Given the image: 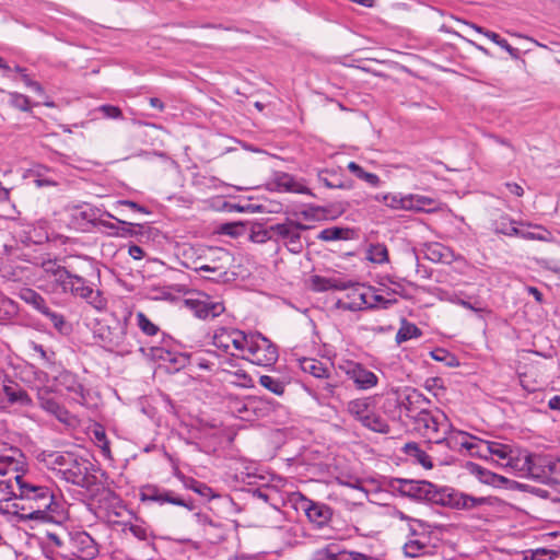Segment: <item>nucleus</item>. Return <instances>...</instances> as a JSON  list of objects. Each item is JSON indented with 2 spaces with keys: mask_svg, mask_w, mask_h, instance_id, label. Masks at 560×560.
Instances as JSON below:
<instances>
[{
  "mask_svg": "<svg viewBox=\"0 0 560 560\" xmlns=\"http://www.w3.org/2000/svg\"><path fill=\"white\" fill-rule=\"evenodd\" d=\"M95 444L101 448L106 458H112L109 441L107 440L105 430L102 425L96 424L92 431Z\"/></svg>",
  "mask_w": 560,
  "mask_h": 560,
  "instance_id": "obj_46",
  "label": "nucleus"
},
{
  "mask_svg": "<svg viewBox=\"0 0 560 560\" xmlns=\"http://www.w3.org/2000/svg\"><path fill=\"white\" fill-rule=\"evenodd\" d=\"M2 392L11 405L31 406L32 399L16 382L5 375L4 380L0 383Z\"/></svg>",
  "mask_w": 560,
  "mask_h": 560,
  "instance_id": "obj_24",
  "label": "nucleus"
},
{
  "mask_svg": "<svg viewBox=\"0 0 560 560\" xmlns=\"http://www.w3.org/2000/svg\"><path fill=\"white\" fill-rule=\"evenodd\" d=\"M243 359L261 365L271 366L278 360L277 347L260 334L249 336Z\"/></svg>",
  "mask_w": 560,
  "mask_h": 560,
  "instance_id": "obj_7",
  "label": "nucleus"
},
{
  "mask_svg": "<svg viewBox=\"0 0 560 560\" xmlns=\"http://www.w3.org/2000/svg\"><path fill=\"white\" fill-rule=\"evenodd\" d=\"M439 210L440 203L435 199L422 195H408L407 211L436 212Z\"/></svg>",
  "mask_w": 560,
  "mask_h": 560,
  "instance_id": "obj_28",
  "label": "nucleus"
},
{
  "mask_svg": "<svg viewBox=\"0 0 560 560\" xmlns=\"http://www.w3.org/2000/svg\"><path fill=\"white\" fill-rule=\"evenodd\" d=\"M376 200H382L387 207L392 209L407 211L408 195L386 194L383 195L382 198L377 196Z\"/></svg>",
  "mask_w": 560,
  "mask_h": 560,
  "instance_id": "obj_45",
  "label": "nucleus"
},
{
  "mask_svg": "<svg viewBox=\"0 0 560 560\" xmlns=\"http://www.w3.org/2000/svg\"><path fill=\"white\" fill-rule=\"evenodd\" d=\"M104 476L105 474L88 458L75 454L60 478L90 492H97L103 487L101 478Z\"/></svg>",
  "mask_w": 560,
  "mask_h": 560,
  "instance_id": "obj_4",
  "label": "nucleus"
},
{
  "mask_svg": "<svg viewBox=\"0 0 560 560\" xmlns=\"http://www.w3.org/2000/svg\"><path fill=\"white\" fill-rule=\"evenodd\" d=\"M339 369L353 381L357 388L366 390L377 385L378 377L372 371L365 369L361 363L345 361Z\"/></svg>",
  "mask_w": 560,
  "mask_h": 560,
  "instance_id": "obj_16",
  "label": "nucleus"
},
{
  "mask_svg": "<svg viewBox=\"0 0 560 560\" xmlns=\"http://www.w3.org/2000/svg\"><path fill=\"white\" fill-rule=\"evenodd\" d=\"M122 532L125 534L130 533L133 537L143 541L149 540L150 537L148 528L139 524L125 523L122 526Z\"/></svg>",
  "mask_w": 560,
  "mask_h": 560,
  "instance_id": "obj_51",
  "label": "nucleus"
},
{
  "mask_svg": "<svg viewBox=\"0 0 560 560\" xmlns=\"http://www.w3.org/2000/svg\"><path fill=\"white\" fill-rule=\"evenodd\" d=\"M425 388L429 392H432L435 396L439 395V390H443L444 387L442 385V380L439 377L428 378L425 381Z\"/></svg>",
  "mask_w": 560,
  "mask_h": 560,
  "instance_id": "obj_64",
  "label": "nucleus"
},
{
  "mask_svg": "<svg viewBox=\"0 0 560 560\" xmlns=\"http://www.w3.org/2000/svg\"><path fill=\"white\" fill-rule=\"evenodd\" d=\"M301 509L305 512L310 522L314 523L318 527L326 525L331 517V511L327 505L314 502L306 498L302 499Z\"/></svg>",
  "mask_w": 560,
  "mask_h": 560,
  "instance_id": "obj_23",
  "label": "nucleus"
},
{
  "mask_svg": "<svg viewBox=\"0 0 560 560\" xmlns=\"http://www.w3.org/2000/svg\"><path fill=\"white\" fill-rule=\"evenodd\" d=\"M68 538V551L82 559L91 560L98 555L96 541L86 532H73L66 534Z\"/></svg>",
  "mask_w": 560,
  "mask_h": 560,
  "instance_id": "obj_14",
  "label": "nucleus"
},
{
  "mask_svg": "<svg viewBox=\"0 0 560 560\" xmlns=\"http://www.w3.org/2000/svg\"><path fill=\"white\" fill-rule=\"evenodd\" d=\"M478 440L466 432L452 430L451 427L445 438L441 439V444L445 443L453 451L466 448L471 456H476L474 453L477 451Z\"/></svg>",
  "mask_w": 560,
  "mask_h": 560,
  "instance_id": "obj_21",
  "label": "nucleus"
},
{
  "mask_svg": "<svg viewBox=\"0 0 560 560\" xmlns=\"http://www.w3.org/2000/svg\"><path fill=\"white\" fill-rule=\"evenodd\" d=\"M19 313L18 304L8 298L0 299V324L11 322Z\"/></svg>",
  "mask_w": 560,
  "mask_h": 560,
  "instance_id": "obj_41",
  "label": "nucleus"
},
{
  "mask_svg": "<svg viewBox=\"0 0 560 560\" xmlns=\"http://www.w3.org/2000/svg\"><path fill=\"white\" fill-rule=\"evenodd\" d=\"M232 254L222 247H199L197 256L192 259L188 268L196 272H210L212 276L208 279L218 280L228 275V270L232 266Z\"/></svg>",
  "mask_w": 560,
  "mask_h": 560,
  "instance_id": "obj_3",
  "label": "nucleus"
},
{
  "mask_svg": "<svg viewBox=\"0 0 560 560\" xmlns=\"http://www.w3.org/2000/svg\"><path fill=\"white\" fill-rule=\"evenodd\" d=\"M127 322L128 317H125L122 322L117 320L114 326L101 329L98 337L107 350L121 355L131 352L130 345L127 342Z\"/></svg>",
  "mask_w": 560,
  "mask_h": 560,
  "instance_id": "obj_11",
  "label": "nucleus"
},
{
  "mask_svg": "<svg viewBox=\"0 0 560 560\" xmlns=\"http://www.w3.org/2000/svg\"><path fill=\"white\" fill-rule=\"evenodd\" d=\"M96 110L102 113L103 117L108 118V119H121L122 118L121 109L114 105H109V104L101 105Z\"/></svg>",
  "mask_w": 560,
  "mask_h": 560,
  "instance_id": "obj_58",
  "label": "nucleus"
},
{
  "mask_svg": "<svg viewBox=\"0 0 560 560\" xmlns=\"http://www.w3.org/2000/svg\"><path fill=\"white\" fill-rule=\"evenodd\" d=\"M347 411L355 420L362 422L373 411L370 398H357L347 405Z\"/></svg>",
  "mask_w": 560,
  "mask_h": 560,
  "instance_id": "obj_31",
  "label": "nucleus"
},
{
  "mask_svg": "<svg viewBox=\"0 0 560 560\" xmlns=\"http://www.w3.org/2000/svg\"><path fill=\"white\" fill-rule=\"evenodd\" d=\"M530 560H560V549H537L532 552Z\"/></svg>",
  "mask_w": 560,
  "mask_h": 560,
  "instance_id": "obj_54",
  "label": "nucleus"
},
{
  "mask_svg": "<svg viewBox=\"0 0 560 560\" xmlns=\"http://www.w3.org/2000/svg\"><path fill=\"white\" fill-rule=\"evenodd\" d=\"M97 217H100V209L89 205L75 206L71 212L72 221L79 225H83L84 223L96 225Z\"/></svg>",
  "mask_w": 560,
  "mask_h": 560,
  "instance_id": "obj_30",
  "label": "nucleus"
},
{
  "mask_svg": "<svg viewBox=\"0 0 560 560\" xmlns=\"http://www.w3.org/2000/svg\"><path fill=\"white\" fill-rule=\"evenodd\" d=\"M74 456L75 454L71 452H50L45 454L44 462L51 470L56 471L58 477H61L63 469L71 464Z\"/></svg>",
  "mask_w": 560,
  "mask_h": 560,
  "instance_id": "obj_27",
  "label": "nucleus"
},
{
  "mask_svg": "<svg viewBox=\"0 0 560 560\" xmlns=\"http://www.w3.org/2000/svg\"><path fill=\"white\" fill-rule=\"evenodd\" d=\"M43 315L50 320L51 325L60 334L67 335L71 331V325L66 320L65 316L60 313L51 311L49 306L45 310Z\"/></svg>",
  "mask_w": 560,
  "mask_h": 560,
  "instance_id": "obj_42",
  "label": "nucleus"
},
{
  "mask_svg": "<svg viewBox=\"0 0 560 560\" xmlns=\"http://www.w3.org/2000/svg\"><path fill=\"white\" fill-rule=\"evenodd\" d=\"M249 238L254 243L262 244L267 241L273 240L275 237L269 226L268 229H259L257 231H252Z\"/></svg>",
  "mask_w": 560,
  "mask_h": 560,
  "instance_id": "obj_59",
  "label": "nucleus"
},
{
  "mask_svg": "<svg viewBox=\"0 0 560 560\" xmlns=\"http://www.w3.org/2000/svg\"><path fill=\"white\" fill-rule=\"evenodd\" d=\"M308 226L293 220L270 225L276 242H281L290 253L300 254L303 250L301 232Z\"/></svg>",
  "mask_w": 560,
  "mask_h": 560,
  "instance_id": "obj_8",
  "label": "nucleus"
},
{
  "mask_svg": "<svg viewBox=\"0 0 560 560\" xmlns=\"http://www.w3.org/2000/svg\"><path fill=\"white\" fill-rule=\"evenodd\" d=\"M404 451L407 455L415 457L417 462L424 468L431 469L433 467L430 456L424 451H422L417 443H407L404 446Z\"/></svg>",
  "mask_w": 560,
  "mask_h": 560,
  "instance_id": "obj_39",
  "label": "nucleus"
},
{
  "mask_svg": "<svg viewBox=\"0 0 560 560\" xmlns=\"http://www.w3.org/2000/svg\"><path fill=\"white\" fill-rule=\"evenodd\" d=\"M300 369L310 376L313 377V381L322 376H327V373L332 370V365H328L327 363L314 359V358H302L298 360Z\"/></svg>",
  "mask_w": 560,
  "mask_h": 560,
  "instance_id": "obj_26",
  "label": "nucleus"
},
{
  "mask_svg": "<svg viewBox=\"0 0 560 560\" xmlns=\"http://www.w3.org/2000/svg\"><path fill=\"white\" fill-rule=\"evenodd\" d=\"M68 534L67 532H62L61 534L54 533V532H47V539L48 541L57 547V548H63L68 551V538L66 536Z\"/></svg>",
  "mask_w": 560,
  "mask_h": 560,
  "instance_id": "obj_56",
  "label": "nucleus"
},
{
  "mask_svg": "<svg viewBox=\"0 0 560 560\" xmlns=\"http://www.w3.org/2000/svg\"><path fill=\"white\" fill-rule=\"evenodd\" d=\"M383 301L381 295L373 292L371 288L355 287L346 296L337 301L336 306L343 311H361L363 308L374 307Z\"/></svg>",
  "mask_w": 560,
  "mask_h": 560,
  "instance_id": "obj_13",
  "label": "nucleus"
},
{
  "mask_svg": "<svg viewBox=\"0 0 560 560\" xmlns=\"http://www.w3.org/2000/svg\"><path fill=\"white\" fill-rule=\"evenodd\" d=\"M456 304L460 305L464 308L470 310L475 313L488 312L487 307L482 306L481 303L479 302L470 303L469 301L457 299Z\"/></svg>",
  "mask_w": 560,
  "mask_h": 560,
  "instance_id": "obj_61",
  "label": "nucleus"
},
{
  "mask_svg": "<svg viewBox=\"0 0 560 560\" xmlns=\"http://www.w3.org/2000/svg\"><path fill=\"white\" fill-rule=\"evenodd\" d=\"M350 234L349 229H343L339 226H331L324 229L317 235V238L324 242H331L337 240H348Z\"/></svg>",
  "mask_w": 560,
  "mask_h": 560,
  "instance_id": "obj_44",
  "label": "nucleus"
},
{
  "mask_svg": "<svg viewBox=\"0 0 560 560\" xmlns=\"http://www.w3.org/2000/svg\"><path fill=\"white\" fill-rule=\"evenodd\" d=\"M43 270L52 281L61 287L65 283V280L69 278V271L57 261L47 260L43 262Z\"/></svg>",
  "mask_w": 560,
  "mask_h": 560,
  "instance_id": "obj_34",
  "label": "nucleus"
},
{
  "mask_svg": "<svg viewBox=\"0 0 560 560\" xmlns=\"http://www.w3.org/2000/svg\"><path fill=\"white\" fill-rule=\"evenodd\" d=\"M18 296L40 314H43L48 307L45 299L31 288H22L19 291Z\"/></svg>",
  "mask_w": 560,
  "mask_h": 560,
  "instance_id": "obj_32",
  "label": "nucleus"
},
{
  "mask_svg": "<svg viewBox=\"0 0 560 560\" xmlns=\"http://www.w3.org/2000/svg\"><path fill=\"white\" fill-rule=\"evenodd\" d=\"M423 538L413 537L410 538L404 546L405 555L411 558L419 557L427 552L429 546Z\"/></svg>",
  "mask_w": 560,
  "mask_h": 560,
  "instance_id": "obj_43",
  "label": "nucleus"
},
{
  "mask_svg": "<svg viewBox=\"0 0 560 560\" xmlns=\"http://www.w3.org/2000/svg\"><path fill=\"white\" fill-rule=\"evenodd\" d=\"M398 405L405 410L406 417L412 421L420 412L428 409L430 400L418 389L407 388Z\"/></svg>",
  "mask_w": 560,
  "mask_h": 560,
  "instance_id": "obj_20",
  "label": "nucleus"
},
{
  "mask_svg": "<svg viewBox=\"0 0 560 560\" xmlns=\"http://www.w3.org/2000/svg\"><path fill=\"white\" fill-rule=\"evenodd\" d=\"M339 388L340 380L332 369L327 376H322L307 385L305 390L318 404L328 405L330 399H340Z\"/></svg>",
  "mask_w": 560,
  "mask_h": 560,
  "instance_id": "obj_10",
  "label": "nucleus"
},
{
  "mask_svg": "<svg viewBox=\"0 0 560 560\" xmlns=\"http://www.w3.org/2000/svg\"><path fill=\"white\" fill-rule=\"evenodd\" d=\"M474 454L483 459L491 458L502 467L526 471L533 476H536L535 468L539 465L546 469L544 474L547 478L560 482V459L540 457L528 453L522 455L509 444L483 440H478L477 451Z\"/></svg>",
  "mask_w": 560,
  "mask_h": 560,
  "instance_id": "obj_1",
  "label": "nucleus"
},
{
  "mask_svg": "<svg viewBox=\"0 0 560 560\" xmlns=\"http://www.w3.org/2000/svg\"><path fill=\"white\" fill-rule=\"evenodd\" d=\"M436 499L441 500H436L434 504L447 505L457 510H471L486 503L485 498H476L456 491L447 492L441 489L438 490Z\"/></svg>",
  "mask_w": 560,
  "mask_h": 560,
  "instance_id": "obj_17",
  "label": "nucleus"
},
{
  "mask_svg": "<svg viewBox=\"0 0 560 560\" xmlns=\"http://www.w3.org/2000/svg\"><path fill=\"white\" fill-rule=\"evenodd\" d=\"M390 486L405 497L416 500H424L434 503L438 494V488L433 483L425 480H411L396 478L392 480Z\"/></svg>",
  "mask_w": 560,
  "mask_h": 560,
  "instance_id": "obj_9",
  "label": "nucleus"
},
{
  "mask_svg": "<svg viewBox=\"0 0 560 560\" xmlns=\"http://www.w3.org/2000/svg\"><path fill=\"white\" fill-rule=\"evenodd\" d=\"M495 233L504 234L508 236L518 235L520 230L516 226V222L508 215H501L492 223Z\"/></svg>",
  "mask_w": 560,
  "mask_h": 560,
  "instance_id": "obj_38",
  "label": "nucleus"
},
{
  "mask_svg": "<svg viewBox=\"0 0 560 560\" xmlns=\"http://www.w3.org/2000/svg\"><path fill=\"white\" fill-rule=\"evenodd\" d=\"M118 223L122 224L121 228L117 226L116 231L113 232L112 234L113 235H116V236H128V235H133L136 234L135 232V228H139L140 225L139 224H132V223H128L126 221H121V220H117Z\"/></svg>",
  "mask_w": 560,
  "mask_h": 560,
  "instance_id": "obj_60",
  "label": "nucleus"
},
{
  "mask_svg": "<svg viewBox=\"0 0 560 560\" xmlns=\"http://www.w3.org/2000/svg\"><path fill=\"white\" fill-rule=\"evenodd\" d=\"M361 424L371 431L387 434L390 431L389 424L386 420L377 415L374 410L363 420Z\"/></svg>",
  "mask_w": 560,
  "mask_h": 560,
  "instance_id": "obj_37",
  "label": "nucleus"
},
{
  "mask_svg": "<svg viewBox=\"0 0 560 560\" xmlns=\"http://www.w3.org/2000/svg\"><path fill=\"white\" fill-rule=\"evenodd\" d=\"M10 104L22 112H28L31 109L30 98L16 92L10 93Z\"/></svg>",
  "mask_w": 560,
  "mask_h": 560,
  "instance_id": "obj_53",
  "label": "nucleus"
},
{
  "mask_svg": "<svg viewBox=\"0 0 560 560\" xmlns=\"http://www.w3.org/2000/svg\"><path fill=\"white\" fill-rule=\"evenodd\" d=\"M162 490V488L155 486H147L141 491V500L158 503Z\"/></svg>",
  "mask_w": 560,
  "mask_h": 560,
  "instance_id": "obj_57",
  "label": "nucleus"
},
{
  "mask_svg": "<svg viewBox=\"0 0 560 560\" xmlns=\"http://www.w3.org/2000/svg\"><path fill=\"white\" fill-rule=\"evenodd\" d=\"M368 259L374 264H383L388 260V250L383 244L371 245L368 252Z\"/></svg>",
  "mask_w": 560,
  "mask_h": 560,
  "instance_id": "obj_49",
  "label": "nucleus"
},
{
  "mask_svg": "<svg viewBox=\"0 0 560 560\" xmlns=\"http://www.w3.org/2000/svg\"><path fill=\"white\" fill-rule=\"evenodd\" d=\"M467 469L470 471V474L476 476L481 482L489 486L500 487L508 482V479L505 477L494 474L475 463H468Z\"/></svg>",
  "mask_w": 560,
  "mask_h": 560,
  "instance_id": "obj_29",
  "label": "nucleus"
},
{
  "mask_svg": "<svg viewBox=\"0 0 560 560\" xmlns=\"http://www.w3.org/2000/svg\"><path fill=\"white\" fill-rule=\"evenodd\" d=\"M491 39H493L502 48L506 49L512 57H520L521 49L514 48L511 45H509L508 40L504 37H491Z\"/></svg>",
  "mask_w": 560,
  "mask_h": 560,
  "instance_id": "obj_62",
  "label": "nucleus"
},
{
  "mask_svg": "<svg viewBox=\"0 0 560 560\" xmlns=\"http://www.w3.org/2000/svg\"><path fill=\"white\" fill-rule=\"evenodd\" d=\"M39 401L43 409L52 415V412L60 406L55 399L50 397H44L39 394Z\"/></svg>",
  "mask_w": 560,
  "mask_h": 560,
  "instance_id": "obj_63",
  "label": "nucleus"
},
{
  "mask_svg": "<svg viewBox=\"0 0 560 560\" xmlns=\"http://www.w3.org/2000/svg\"><path fill=\"white\" fill-rule=\"evenodd\" d=\"M62 292H70L74 296L86 300L94 308L102 311L106 307V300L102 296L98 290H93L85 279L69 272V278L60 287Z\"/></svg>",
  "mask_w": 560,
  "mask_h": 560,
  "instance_id": "obj_12",
  "label": "nucleus"
},
{
  "mask_svg": "<svg viewBox=\"0 0 560 560\" xmlns=\"http://www.w3.org/2000/svg\"><path fill=\"white\" fill-rule=\"evenodd\" d=\"M314 560H372V558L358 551L341 549L337 544H329L316 551Z\"/></svg>",
  "mask_w": 560,
  "mask_h": 560,
  "instance_id": "obj_22",
  "label": "nucleus"
},
{
  "mask_svg": "<svg viewBox=\"0 0 560 560\" xmlns=\"http://www.w3.org/2000/svg\"><path fill=\"white\" fill-rule=\"evenodd\" d=\"M18 460L11 456H0V512L8 511L10 499L15 495L16 486L21 482L18 472Z\"/></svg>",
  "mask_w": 560,
  "mask_h": 560,
  "instance_id": "obj_6",
  "label": "nucleus"
},
{
  "mask_svg": "<svg viewBox=\"0 0 560 560\" xmlns=\"http://www.w3.org/2000/svg\"><path fill=\"white\" fill-rule=\"evenodd\" d=\"M318 180L327 188L349 189L351 187V185L342 180L335 171H320L318 173Z\"/></svg>",
  "mask_w": 560,
  "mask_h": 560,
  "instance_id": "obj_36",
  "label": "nucleus"
},
{
  "mask_svg": "<svg viewBox=\"0 0 560 560\" xmlns=\"http://www.w3.org/2000/svg\"><path fill=\"white\" fill-rule=\"evenodd\" d=\"M56 508L54 494L47 487L34 486L21 478L5 513L13 514L21 521L47 523L54 520L52 512Z\"/></svg>",
  "mask_w": 560,
  "mask_h": 560,
  "instance_id": "obj_2",
  "label": "nucleus"
},
{
  "mask_svg": "<svg viewBox=\"0 0 560 560\" xmlns=\"http://www.w3.org/2000/svg\"><path fill=\"white\" fill-rule=\"evenodd\" d=\"M55 387L59 392H67L69 397L79 405L86 402V390L77 376L69 371H62L55 377Z\"/></svg>",
  "mask_w": 560,
  "mask_h": 560,
  "instance_id": "obj_19",
  "label": "nucleus"
},
{
  "mask_svg": "<svg viewBox=\"0 0 560 560\" xmlns=\"http://www.w3.org/2000/svg\"><path fill=\"white\" fill-rule=\"evenodd\" d=\"M259 384L275 395L282 396L284 394L285 385L279 378H275L270 375H261L259 377Z\"/></svg>",
  "mask_w": 560,
  "mask_h": 560,
  "instance_id": "obj_48",
  "label": "nucleus"
},
{
  "mask_svg": "<svg viewBox=\"0 0 560 560\" xmlns=\"http://www.w3.org/2000/svg\"><path fill=\"white\" fill-rule=\"evenodd\" d=\"M415 431L427 440L429 443L441 444V439L448 433L451 423L442 411L435 409L420 412L412 420Z\"/></svg>",
  "mask_w": 560,
  "mask_h": 560,
  "instance_id": "obj_5",
  "label": "nucleus"
},
{
  "mask_svg": "<svg viewBox=\"0 0 560 560\" xmlns=\"http://www.w3.org/2000/svg\"><path fill=\"white\" fill-rule=\"evenodd\" d=\"M450 249L447 247L442 246L441 244H434L429 248V258L433 261H446Z\"/></svg>",
  "mask_w": 560,
  "mask_h": 560,
  "instance_id": "obj_55",
  "label": "nucleus"
},
{
  "mask_svg": "<svg viewBox=\"0 0 560 560\" xmlns=\"http://www.w3.org/2000/svg\"><path fill=\"white\" fill-rule=\"evenodd\" d=\"M183 304L201 319L214 318L224 312L222 303L213 302L207 295L185 299Z\"/></svg>",
  "mask_w": 560,
  "mask_h": 560,
  "instance_id": "obj_18",
  "label": "nucleus"
},
{
  "mask_svg": "<svg viewBox=\"0 0 560 560\" xmlns=\"http://www.w3.org/2000/svg\"><path fill=\"white\" fill-rule=\"evenodd\" d=\"M249 336L238 329L221 328L213 336V345L222 349L226 353H231L232 349L244 353Z\"/></svg>",
  "mask_w": 560,
  "mask_h": 560,
  "instance_id": "obj_15",
  "label": "nucleus"
},
{
  "mask_svg": "<svg viewBox=\"0 0 560 560\" xmlns=\"http://www.w3.org/2000/svg\"><path fill=\"white\" fill-rule=\"evenodd\" d=\"M422 335L421 330L412 323L402 320L400 328L396 334V342L398 345L408 341L412 338H419Z\"/></svg>",
  "mask_w": 560,
  "mask_h": 560,
  "instance_id": "obj_40",
  "label": "nucleus"
},
{
  "mask_svg": "<svg viewBox=\"0 0 560 560\" xmlns=\"http://www.w3.org/2000/svg\"><path fill=\"white\" fill-rule=\"evenodd\" d=\"M349 287L350 284L348 282L339 279L323 278L319 276L312 277V288L318 292L327 290H346Z\"/></svg>",
  "mask_w": 560,
  "mask_h": 560,
  "instance_id": "obj_33",
  "label": "nucleus"
},
{
  "mask_svg": "<svg viewBox=\"0 0 560 560\" xmlns=\"http://www.w3.org/2000/svg\"><path fill=\"white\" fill-rule=\"evenodd\" d=\"M158 503L163 505L165 503H170L173 505H178L187 509L188 511H194L196 509L192 500H186L179 497L176 492L172 490L163 489L161 492V497L159 498Z\"/></svg>",
  "mask_w": 560,
  "mask_h": 560,
  "instance_id": "obj_35",
  "label": "nucleus"
},
{
  "mask_svg": "<svg viewBox=\"0 0 560 560\" xmlns=\"http://www.w3.org/2000/svg\"><path fill=\"white\" fill-rule=\"evenodd\" d=\"M348 170L355 175L358 178L366 182L373 187H377L381 183L380 177L374 173L365 172L359 164L355 162H350L348 164Z\"/></svg>",
  "mask_w": 560,
  "mask_h": 560,
  "instance_id": "obj_47",
  "label": "nucleus"
},
{
  "mask_svg": "<svg viewBox=\"0 0 560 560\" xmlns=\"http://www.w3.org/2000/svg\"><path fill=\"white\" fill-rule=\"evenodd\" d=\"M440 31L454 36L462 35V33H466L469 31H475L477 33H480L481 35H498L494 32H483L481 27L463 21L460 19H451L448 23H444L441 25Z\"/></svg>",
  "mask_w": 560,
  "mask_h": 560,
  "instance_id": "obj_25",
  "label": "nucleus"
},
{
  "mask_svg": "<svg viewBox=\"0 0 560 560\" xmlns=\"http://www.w3.org/2000/svg\"><path fill=\"white\" fill-rule=\"evenodd\" d=\"M13 70H14L16 73H19V75H21V79H22V81L24 82V84H25L27 88H30L32 91H34V92H36V93H38V94H42V93L44 92V90H43L42 85H40L38 82H36V81H34V80H32V79L30 78V75L26 73V69H25V68L20 67V66H15V67L13 68Z\"/></svg>",
  "mask_w": 560,
  "mask_h": 560,
  "instance_id": "obj_52",
  "label": "nucleus"
},
{
  "mask_svg": "<svg viewBox=\"0 0 560 560\" xmlns=\"http://www.w3.org/2000/svg\"><path fill=\"white\" fill-rule=\"evenodd\" d=\"M137 325L147 336H155L160 330L142 312L137 313Z\"/></svg>",
  "mask_w": 560,
  "mask_h": 560,
  "instance_id": "obj_50",
  "label": "nucleus"
}]
</instances>
